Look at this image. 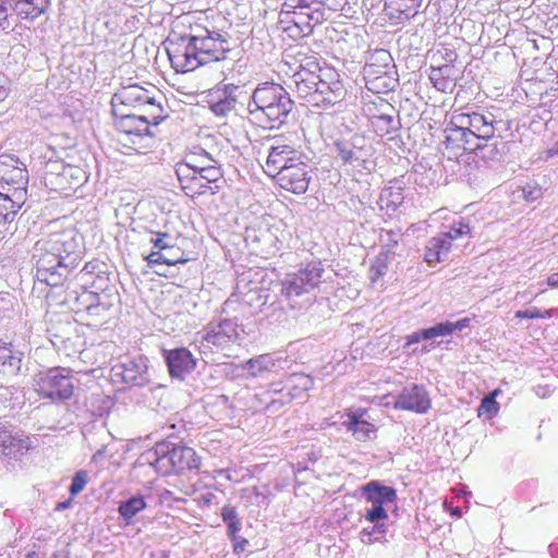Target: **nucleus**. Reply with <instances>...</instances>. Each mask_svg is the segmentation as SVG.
<instances>
[{
  "label": "nucleus",
  "mask_w": 558,
  "mask_h": 558,
  "mask_svg": "<svg viewBox=\"0 0 558 558\" xmlns=\"http://www.w3.org/2000/svg\"><path fill=\"white\" fill-rule=\"evenodd\" d=\"M319 94H336L342 88L339 74L333 68L319 65Z\"/></svg>",
  "instance_id": "obj_35"
},
{
  "label": "nucleus",
  "mask_w": 558,
  "mask_h": 558,
  "mask_svg": "<svg viewBox=\"0 0 558 558\" xmlns=\"http://www.w3.org/2000/svg\"><path fill=\"white\" fill-rule=\"evenodd\" d=\"M12 3L10 0H0V29L8 31L12 27V14L9 13Z\"/></svg>",
  "instance_id": "obj_52"
},
{
  "label": "nucleus",
  "mask_w": 558,
  "mask_h": 558,
  "mask_svg": "<svg viewBox=\"0 0 558 558\" xmlns=\"http://www.w3.org/2000/svg\"><path fill=\"white\" fill-rule=\"evenodd\" d=\"M367 413V408L344 410L347 420L342 422V426L350 432L352 437L359 442H368L377 437L378 427L364 418Z\"/></svg>",
  "instance_id": "obj_16"
},
{
  "label": "nucleus",
  "mask_w": 558,
  "mask_h": 558,
  "mask_svg": "<svg viewBox=\"0 0 558 558\" xmlns=\"http://www.w3.org/2000/svg\"><path fill=\"white\" fill-rule=\"evenodd\" d=\"M48 243L54 255L60 258H66L78 251V231L75 227H69L61 231L52 232Z\"/></svg>",
  "instance_id": "obj_24"
},
{
  "label": "nucleus",
  "mask_w": 558,
  "mask_h": 558,
  "mask_svg": "<svg viewBox=\"0 0 558 558\" xmlns=\"http://www.w3.org/2000/svg\"><path fill=\"white\" fill-rule=\"evenodd\" d=\"M39 395L50 399H70L74 392V385L70 375L59 369H51L40 379Z\"/></svg>",
  "instance_id": "obj_17"
},
{
  "label": "nucleus",
  "mask_w": 558,
  "mask_h": 558,
  "mask_svg": "<svg viewBox=\"0 0 558 558\" xmlns=\"http://www.w3.org/2000/svg\"><path fill=\"white\" fill-rule=\"evenodd\" d=\"M8 96V89L5 87V77L0 73V101L4 100Z\"/></svg>",
  "instance_id": "obj_63"
},
{
  "label": "nucleus",
  "mask_w": 558,
  "mask_h": 558,
  "mask_svg": "<svg viewBox=\"0 0 558 558\" xmlns=\"http://www.w3.org/2000/svg\"><path fill=\"white\" fill-rule=\"evenodd\" d=\"M276 366L275 360L269 354H262L247 360L242 368L247 372L251 377H260L269 373Z\"/></svg>",
  "instance_id": "obj_34"
},
{
  "label": "nucleus",
  "mask_w": 558,
  "mask_h": 558,
  "mask_svg": "<svg viewBox=\"0 0 558 558\" xmlns=\"http://www.w3.org/2000/svg\"><path fill=\"white\" fill-rule=\"evenodd\" d=\"M449 330L450 329L445 327L444 323H438V324H436L433 327H429V328H426V329H422L421 330V335L423 337V340H429V339H433V338H436V337H440V336H448L449 335Z\"/></svg>",
  "instance_id": "obj_54"
},
{
  "label": "nucleus",
  "mask_w": 558,
  "mask_h": 558,
  "mask_svg": "<svg viewBox=\"0 0 558 558\" xmlns=\"http://www.w3.org/2000/svg\"><path fill=\"white\" fill-rule=\"evenodd\" d=\"M336 148L343 163L361 167L369 171L368 165H374L375 149L372 145H350L348 142L338 141Z\"/></svg>",
  "instance_id": "obj_21"
},
{
  "label": "nucleus",
  "mask_w": 558,
  "mask_h": 558,
  "mask_svg": "<svg viewBox=\"0 0 558 558\" xmlns=\"http://www.w3.org/2000/svg\"><path fill=\"white\" fill-rule=\"evenodd\" d=\"M14 13L21 17V26L31 29L34 22L35 11L34 0H10Z\"/></svg>",
  "instance_id": "obj_38"
},
{
  "label": "nucleus",
  "mask_w": 558,
  "mask_h": 558,
  "mask_svg": "<svg viewBox=\"0 0 558 558\" xmlns=\"http://www.w3.org/2000/svg\"><path fill=\"white\" fill-rule=\"evenodd\" d=\"M319 17L318 11L279 13V25L289 38L299 40L312 34L315 25L320 22Z\"/></svg>",
  "instance_id": "obj_12"
},
{
  "label": "nucleus",
  "mask_w": 558,
  "mask_h": 558,
  "mask_svg": "<svg viewBox=\"0 0 558 558\" xmlns=\"http://www.w3.org/2000/svg\"><path fill=\"white\" fill-rule=\"evenodd\" d=\"M89 481L88 473L85 470L77 471L73 477L72 483L69 487V492L72 498L83 492Z\"/></svg>",
  "instance_id": "obj_50"
},
{
  "label": "nucleus",
  "mask_w": 558,
  "mask_h": 558,
  "mask_svg": "<svg viewBox=\"0 0 558 558\" xmlns=\"http://www.w3.org/2000/svg\"><path fill=\"white\" fill-rule=\"evenodd\" d=\"M149 100H153V95L148 89L137 84L125 86L112 99L113 114H118L120 105L141 110Z\"/></svg>",
  "instance_id": "obj_25"
},
{
  "label": "nucleus",
  "mask_w": 558,
  "mask_h": 558,
  "mask_svg": "<svg viewBox=\"0 0 558 558\" xmlns=\"http://www.w3.org/2000/svg\"><path fill=\"white\" fill-rule=\"evenodd\" d=\"M366 88L374 94H386L397 83L395 64L388 50H375L363 69Z\"/></svg>",
  "instance_id": "obj_5"
},
{
  "label": "nucleus",
  "mask_w": 558,
  "mask_h": 558,
  "mask_svg": "<svg viewBox=\"0 0 558 558\" xmlns=\"http://www.w3.org/2000/svg\"><path fill=\"white\" fill-rule=\"evenodd\" d=\"M13 308L12 298L0 294V320H2Z\"/></svg>",
  "instance_id": "obj_55"
},
{
  "label": "nucleus",
  "mask_w": 558,
  "mask_h": 558,
  "mask_svg": "<svg viewBox=\"0 0 558 558\" xmlns=\"http://www.w3.org/2000/svg\"><path fill=\"white\" fill-rule=\"evenodd\" d=\"M140 111L141 117L147 123L148 128H150V125H158L168 117L166 109L156 100L154 95L153 100L145 104Z\"/></svg>",
  "instance_id": "obj_36"
},
{
  "label": "nucleus",
  "mask_w": 558,
  "mask_h": 558,
  "mask_svg": "<svg viewBox=\"0 0 558 558\" xmlns=\"http://www.w3.org/2000/svg\"><path fill=\"white\" fill-rule=\"evenodd\" d=\"M77 301L85 305V311L89 316L99 317L102 320L108 318L109 311L113 305L105 293L99 294L92 291L83 292Z\"/></svg>",
  "instance_id": "obj_30"
},
{
  "label": "nucleus",
  "mask_w": 558,
  "mask_h": 558,
  "mask_svg": "<svg viewBox=\"0 0 558 558\" xmlns=\"http://www.w3.org/2000/svg\"><path fill=\"white\" fill-rule=\"evenodd\" d=\"M163 357L171 377L183 379L184 376L194 371L197 360L186 348L163 350Z\"/></svg>",
  "instance_id": "obj_22"
},
{
  "label": "nucleus",
  "mask_w": 558,
  "mask_h": 558,
  "mask_svg": "<svg viewBox=\"0 0 558 558\" xmlns=\"http://www.w3.org/2000/svg\"><path fill=\"white\" fill-rule=\"evenodd\" d=\"M362 492L368 501V496L374 497L381 506L392 504L397 500V492L395 488L381 485L377 481H372L363 486Z\"/></svg>",
  "instance_id": "obj_33"
},
{
  "label": "nucleus",
  "mask_w": 558,
  "mask_h": 558,
  "mask_svg": "<svg viewBox=\"0 0 558 558\" xmlns=\"http://www.w3.org/2000/svg\"><path fill=\"white\" fill-rule=\"evenodd\" d=\"M240 340L239 325L230 318L210 325L204 336V341L220 352L230 351Z\"/></svg>",
  "instance_id": "obj_14"
},
{
  "label": "nucleus",
  "mask_w": 558,
  "mask_h": 558,
  "mask_svg": "<svg viewBox=\"0 0 558 558\" xmlns=\"http://www.w3.org/2000/svg\"><path fill=\"white\" fill-rule=\"evenodd\" d=\"M523 198L527 203L538 201L543 196V189L537 183H529L522 189Z\"/></svg>",
  "instance_id": "obj_53"
},
{
  "label": "nucleus",
  "mask_w": 558,
  "mask_h": 558,
  "mask_svg": "<svg viewBox=\"0 0 558 558\" xmlns=\"http://www.w3.org/2000/svg\"><path fill=\"white\" fill-rule=\"evenodd\" d=\"M209 19L203 12H189L177 19L171 33L183 39L203 46L207 41L215 43L216 54L223 57L225 40L220 34L209 31Z\"/></svg>",
  "instance_id": "obj_3"
},
{
  "label": "nucleus",
  "mask_w": 558,
  "mask_h": 558,
  "mask_svg": "<svg viewBox=\"0 0 558 558\" xmlns=\"http://www.w3.org/2000/svg\"><path fill=\"white\" fill-rule=\"evenodd\" d=\"M169 235L166 232H156V238L151 239V243L155 247H157L160 251L171 248L172 246L166 241Z\"/></svg>",
  "instance_id": "obj_56"
},
{
  "label": "nucleus",
  "mask_w": 558,
  "mask_h": 558,
  "mask_svg": "<svg viewBox=\"0 0 558 558\" xmlns=\"http://www.w3.org/2000/svg\"><path fill=\"white\" fill-rule=\"evenodd\" d=\"M29 449L28 437H22L0 421V457L17 458Z\"/></svg>",
  "instance_id": "obj_27"
},
{
  "label": "nucleus",
  "mask_w": 558,
  "mask_h": 558,
  "mask_svg": "<svg viewBox=\"0 0 558 558\" xmlns=\"http://www.w3.org/2000/svg\"><path fill=\"white\" fill-rule=\"evenodd\" d=\"M0 179L5 181L8 185L19 184L17 187H8L7 192L0 191V225L11 222L19 209L24 204V196L26 194L23 184L27 181V171L20 167H13L11 170L3 168L0 162Z\"/></svg>",
  "instance_id": "obj_6"
},
{
  "label": "nucleus",
  "mask_w": 558,
  "mask_h": 558,
  "mask_svg": "<svg viewBox=\"0 0 558 558\" xmlns=\"http://www.w3.org/2000/svg\"><path fill=\"white\" fill-rule=\"evenodd\" d=\"M160 502H168V501H184L185 499L182 497H175L173 493L169 489H163L159 495Z\"/></svg>",
  "instance_id": "obj_60"
},
{
  "label": "nucleus",
  "mask_w": 558,
  "mask_h": 558,
  "mask_svg": "<svg viewBox=\"0 0 558 558\" xmlns=\"http://www.w3.org/2000/svg\"><path fill=\"white\" fill-rule=\"evenodd\" d=\"M471 231L472 229L469 221H466L464 218H460L453 221L450 229L440 233V235L446 238V241H449L452 244V241L470 235Z\"/></svg>",
  "instance_id": "obj_48"
},
{
  "label": "nucleus",
  "mask_w": 558,
  "mask_h": 558,
  "mask_svg": "<svg viewBox=\"0 0 558 558\" xmlns=\"http://www.w3.org/2000/svg\"><path fill=\"white\" fill-rule=\"evenodd\" d=\"M302 161H304L302 153L292 144L278 143L270 147L264 170L269 177L276 179L288 167L290 169Z\"/></svg>",
  "instance_id": "obj_13"
},
{
  "label": "nucleus",
  "mask_w": 558,
  "mask_h": 558,
  "mask_svg": "<svg viewBox=\"0 0 558 558\" xmlns=\"http://www.w3.org/2000/svg\"><path fill=\"white\" fill-rule=\"evenodd\" d=\"M296 378L303 379L302 376H298L293 374L289 378V384L286 385L279 392L283 393L282 399H272L269 403L270 407L283 405L290 403L293 399L298 398L303 391L306 390V387L299 388L298 385H292V381Z\"/></svg>",
  "instance_id": "obj_46"
},
{
  "label": "nucleus",
  "mask_w": 558,
  "mask_h": 558,
  "mask_svg": "<svg viewBox=\"0 0 558 558\" xmlns=\"http://www.w3.org/2000/svg\"><path fill=\"white\" fill-rule=\"evenodd\" d=\"M324 271L319 260L313 259L303 264L298 271L289 274L281 282V294L292 298L311 292L320 284Z\"/></svg>",
  "instance_id": "obj_8"
},
{
  "label": "nucleus",
  "mask_w": 558,
  "mask_h": 558,
  "mask_svg": "<svg viewBox=\"0 0 558 558\" xmlns=\"http://www.w3.org/2000/svg\"><path fill=\"white\" fill-rule=\"evenodd\" d=\"M311 180L310 166L302 161L295 163L292 168L289 167L283 170L274 181L282 190H286L293 194H303L307 191Z\"/></svg>",
  "instance_id": "obj_18"
},
{
  "label": "nucleus",
  "mask_w": 558,
  "mask_h": 558,
  "mask_svg": "<svg viewBox=\"0 0 558 558\" xmlns=\"http://www.w3.org/2000/svg\"><path fill=\"white\" fill-rule=\"evenodd\" d=\"M201 464L202 459L193 448L173 445L156 459L154 468L157 473L167 476L197 470Z\"/></svg>",
  "instance_id": "obj_7"
},
{
  "label": "nucleus",
  "mask_w": 558,
  "mask_h": 558,
  "mask_svg": "<svg viewBox=\"0 0 558 558\" xmlns=\"http://www.w3.org/2000/svg\"><path fill=\"white\" fill-rule=\"evenodd\" d=\"M313 0H284L280 13H291L292 11L311 12Z\"/></svg>",
  "instance_id": "obj_51"
},
{
  "label": "nucleus",
  "mask_w": 558,
  "mask_h": 558,
  "mask_svg": "<svg viewBox=\"0 0 558 558\" xmlns=\"http://www.w3.org/2000/svg\"><path fill=\"white\" fill-rule=\"evenodd\" d=\"M446 54L448 63L432 66L429 74V78L434 87L442 93L452 92L457 85L459 76V70L454 64L458 54L454 50H449Z\"/></svg>",
  "instance_id": "obj_19"
},
{
  "label": "nucleus",
  "mask_w": 558,
  "mask_h": 558,
  "mask_svg": "<svg viewBox=\"0 0 558 558\" xmlns=\"http://www.w3.org/2000/svg\"><path fill=\"white\" fill-rule=\"evenodd\" d=\"M145 260L149 266H154L157 264H165L168 266L177 265V264H185L190 260V257L185 256L184 253H182L180 256L169 258L166 255L161 253L159 250L158 252H151L145 257Z\"/></svg>",
  "instance_id": "obj_49"
},
{
  "label": "nucleus",
  "mask_w": 558,
  "mask_h": 558,
  "mask_svg": "<svg viewBox=\"0 0 558 558\" xmlns=\"http://www.w3.org/2000/svg\"><path fill=\"white\" fill-rule=\"evenodd\" d=\"M116 129L123 147L145 154L154 146V134L141 114L118 112Z\"/></svg>",
  "instance_id": "obj_4"
},
{
  "label": "nucleus",
  "mask_w": 558,
  "mask_h": 558,
  "mask_svg": "<svg viewBox=\"0 0 558 558\" xmlns=\"http://www.w3.org/2000/svg\"><path fill=\"white\" fill-rule=\"evenodd\" d=\"M403 187L400 185H390L383 190L380 194L381 207L387 210H396L403 203Z\"/></svg>",
  "instance_id": "obj_40"
},
{
  "label": "nucleus",
  "mask_w": 558,
  "mask_h": 558,
  "mask_svg": "<svg viewBox=\"0 0 558 558\" xmlns=\"http://www.w3.org/2000/svg\"><path fill=\"white\" fill-rule=\"evenodd\" d=\"M432 402L424 386L412 385L404 388L395 401V409L403 411H413L415 413H426L430 409Z\"/></svg>",
  "instance_id": "obj_20"
},
{
  "label": "nucleus",
  "mask_w": 558,
  "mask_h": 558,
  "mask_svg": "<svg viewBox=\"0 0 558 558\" xmlns=\"http://www.w3.org/2000/svg\"><path fill=\"white\" fill-rule=\"evenodd\" d=\"M500 392V388H496L482 399L481 404L477 408L478 417L484 416L486 418H492L498 414L500 407L499 403L496 401V397Z\"/></svg>",
  "instance_id": "obj_45"
},
{
  "label": "nucleus",
  "mask_w": 558,
  "mask_h": 558,
  "mask_svg": "<svg viewBox=\"0 0 558 558\" xmlns=\"http://www.w3.org/2000/svg\"><path fill=\"white\" fill-rule=\"evenodd\" d=\"M210 160L209 155L207 153L197 154L195 151H191L185 155L184 159L177 163L175 173H179L181 167H187L191 171H202L203 168L208 165Z\"/></svg>",
  "instance_id": "obj_44"
},
{
  "label": "nucleus",
  "mask_w": 558,
  "mask_h": 558,
  "mask_svg": "<svg viewBox=\"0 0 558 558\" xmlns=\"http://www.w3.org/2000/svg\"><path fill=\"white\" fill-rule=\"evenodd\" d=\"M181 190L184 194L191 198L206 195L208 193L209 185H206L201 174V171H191L187 167H181L179 173H177Z\"/></svg>",
  "instance_id": "obj_28"
},
{
  "label": "nucleus",
  "mask_w": 558,
  "mask_h": 558,
  "mask_svg": "<svg viewBox=\"0 0 558 558\" xmlns=\"http://www.w3.org/2000/svg\"><path fill=\"white\" fill-rule=\"evenodd\" d=\"M236 102V97L225 90L222 96L210 101L209 109L218 117H226L235 109Z\"/></svg>",
  "instance_id": "obj_41"
},
{
  "label": "nucleus",
  "mask_w": 558,
  "mask_h": 558,
  "mask_svg": "<svg viewBox=\"0 0 558 558\" xmlns=\"http://www.w3.org/2000/svg\"><path fill=\"white\" fill-rule=\"evenodd\" d=\"M85 180L84 171L72 165L53 161L47 163V170L44 174V183L46 187L52 192L70 195Z\"/></svg>",
  "instance_id": "obj_9"
},
{
  "label": "nucleus",
  "mask_w": 558,
  "mask_h": 558,
  "mask_svg": "<svg viewBox=\"0 0 558 558\" xmlns=\"http://www.w3.org/2000/svg\"><path fill=\"white\" fill-rule=\"evenodd\" d=\"M23 353L15 350L12 343L0 344V373L16 375L21 372Z\"/></svg>",
  "instance_id": "obj_31"
},
{
  "label": "nucleus",
  "mask_w": 558,
  "mask_h": 558,
  "mask_svg": "<svg viewBox=\"0 0 558 558\" xmlns=\"http://www.w3.org/2000/svg\"><path fill=\"white\" fill-rule=\"evenodd\" d=\"M445 327H447L449 330V335H451L456 330H462L466 328L470 324V318L465 317L462 319L457 320L456 323H444Z\"/></svg>",
  "instance_id": "obj_58"
},
{
  "label": "nucleus",
  "mask_w": 558,
  "mask_h": 558,
  "mask_svg": "<svg viewBox=\"0 0 558 558\" xmlns=\"http://www.w3.org/2000/svg\"><path fill=\"white\" fill-rule=\"evenodd\" d=\"M421 340H423V337H422V335H421V330H420V331H416V332H413V333L409 335V336L407 337V342H405V344H407V345H412V344H414V343L420 342Z\"/></svg>",
  "instance_id": "obj_62"
},
{
  "label": "nucleus",
  "mask_w": 558,
  "mask_h": 558,
  "mask_svg": "<svg viewBox=\"0 0 558 558\" xmlns=\"http://www.w3.org/2000/svg\"><path fill=\"white\" fill-rule=\"evenodd\" d=\"M548 287L558 289V271L549 275L546 280Z\"/></svg>",
  "instance_id": "obj_64"
},
{
  "label": "nucleus",
  "mask_w": 558,
  "mask_h": 558,
  "mask_svg": "<svg viewBox=\"0 0 558 558\" xmlns=\"http://www.w3.org/2000/svg\"><path fill=\"white\" fill-rule=\"evenodd\" d=\"M146 508V501L142 495L121 501L118 507L119 514L129 523L138 512Z\"/></svg>",
  "instance_id": "obj_39"
},
{
  "label": "nucleus",
  "mask_w": 558,
  "mask_h": 558,
  "mask_svg": "<svg viewBox=\"0 0 558 558\" xmlns=\"http://www.w3.org/2000/svg\"><path fill=\"white\" fill-rule=\"evenodd\" d=\"M393 113V106L388 100L378 96L365 101L363 105V114L367 118L372 131L380 137L398 131L399 122Z\"/></svg>",
  "instance_id": "obj_10"
},
{
  "label": "nucleus",
  "mask_w": 558,
  "mask_h": 558,
  "mask_svg": "<svg viewBox=\"0 0 558 558\" xmlns=\"http://www.w3.org/2000/svg\"><path fill=\"white\" fill-rule=\"evenodd\" d=\"M165 44L170 64L177 73L192 72L203 64L222 58L216 54L217 46L210 40L198 46L170 33Z\"/></svg>",
  "instance_id": "obj_2"
},
{
  "label": "nucleus",
  "mask_w": 558,
  "mask_h": 558,
  "mask_svg": "<svg viewBox=\"0 0 558 558\" xmlns=\"http://www.w3.org/2000/svg\"><path fill=\"white\" fill-rule=\"evenodd\" d=\"M368 502H372L373 507L366 511L364 518L369 523H374V526L371 530L363 529L361 531V538L365 544H372L374 541L379 539V537L373 538L374 534H378L381 538L385 536L387 525L385 523H378V521L388 519V513L379 501L368 496Z\"/></svg>",
  "instance_id": "obj_26"
},
{
  "label": "nucleus",
  "mask_w": 558,
  "mask_h": 558,
  "mask_svg": "<svg viewBox=\"0 0 558 558\" xmlns=\"http://www.w3.org/2000/svg\"><path fill=\"white\" fill-rule=\"evenodd\" d=\"M421 2L422 0H388L387 5L399 14L398 17L410 19L417 13Z\"/></svg>",
  "instance_id": "obj_43"
},
{
  "label": "nucleus",
  "mask_w": 558,
  "mask_h": 558,
  "mask_svg": "<svg viewBox=\"0 0 558 558\" xmlns=\"http://www.w3.org/2000/svg\"><path fill=\"white\" fill-rule=\"evenodd\" d=\"M228 537L231 539V542L233 544V551L235 554L243 551L248 544L246 538L241 537L238 534H234V536H228Z\"/></svg>",
  "instance_id": "obj_57"
},
{
  "label": "nucleus",
  "mask_w": 558,
  "mask_h": 558,
  "mask_svg": "<svg viewBox=\"0 0 558 558\" xmlns=\"http://www.w3.org/2000/svg\"><path fill=\"white\" fill-rule=\"evenodd\" d=\"M293 109V101L289 93L277 83L259 84L252 94L250 114L264 129H277L286 122Z\"/></svg>",
  "instance_id": "obj_1"
},
{
  "label": "nucleus",
  "mask_w": 558,
  "mask_h": 558,
  "mask_svg": "<svg viewBox=\"0 0 558 558\" xmlns=\"http://www.w3.org/2000/svg\"><path fill=\"white\" fill-rule=\"evenodd\" d=\"M452 116L463 118L464 128L473 133L474 140L489 141L495 136V125L493 121L475 111H463V109H454Z\"/></svg>",
  "instance_id": "obj_23"
},
{
  "label": "nucleus",
  "mask_w": 558,
  "mask_h": 558,
  "mask_svg": "<svg viewBox=\"0 0 558 558\" xmlns=\"http://www.w3.org/2000/svg\"><path fill=\"white\" fill-rule=\"evenodd\" d=\"M299 70L294 74V82L298 93L302 97L319 94V61L316 56L305 54L301 59Z\"/></svg>",
  "instance_id": "obj_15"
},
{
  "label": "nucleus",
  "mask_w": 558,
  "mask_h": 558,
  "mask_svg": "<svg viewBox=\"0 0 558 558\" xmlns=\"http://www.w3.org/2000/svg\"><path fill=\"white\" fill-rule=\"evenodd\" d=\"M199 502L203 505V506H211L214 504H216V495L215 493L213 492H207L203 495H201L199 497Z\"/></svg>",
  "instance_id": "obj_61"
},
{
  "label": "nucleus",
  "mask_w": 558,
  "mask_h": 558,
  "mask_svg": "<svg viewBox=\"0 0 558 558\" xmlns=\"http://www.w3.org/2000/svg\"><path fill=\"white\" fill-rule=\"evenodd\" d=\"M461 120H463L462 117L450 114L449 122L444 131L442 146L449 158L458 159L465 153L480 148V145L475 144L473 133L464 128V122Z\"/></svg>",
  "instance_id": "obj_11"
},
{
  "label": "nucleus",
  "mask_w": 558,
  "mask_h": 558,
  "mask_svg": "<svg viewBox=\"0 0 558 558\" xmlns=\"http://www.w3.org/2000/svg\"><path fill=\"white\" fill-rule=\"evenodd\" d=\"M110 380L114 385H134L142 376L140 365L131 360L117 362L110 369Z\"/></svg>",
  "instance_id": "obj_29"
},
{
  "label": "nucleus",
  "mask_w": 558,
  "mask_h": 558,
  "mask_svg": "<svg viewBox=\"0 0 558 558\" xmlns=\"http://www.w3.org/2000/svg\"><path fill=\"white\" fill-rule=\"evenodd\" d=\"M391 250L389 247L383 248L372 260L368 276L369 280L375 283L387 272L390 263Z\"/></svg>",
  "instance_id": "obj_37"
},
{
  "label": "nucleus",
  "mask_w": 558,
  "mask_h": 558,
  "mask_svg": "<svg viewBox=\"0 0 558 558\" xmlns=\"http://www.w3.org/2000/svg\"><path fill=\"white\" fill-rule=\"evenodd\" d=\"M221 518L227 525L228 536H234V534H238L240 532L242 523L234 506L225 505L221 508Z\"/></svg>",
  "instance_id": "obj_47"
},
{
  "label": "nucleus",
  "mask_w": 558,
  "mask_h": 558,
  "mask_svg": "<svg viewBox=\"0 0 558 558\" xmlns=\"http://www.w3.org/2000/svg\"><path fill=\"white\" fill-rule=\"evenodd\" d=\"M451 250V243L440 234L432 238L426 245L424 259L429 265L441 263Z\"/></svg>",
  "instance_id": "obj_32"
},
{
  "label": "nucleus",
  "mask_w": 558,
  "mask_h": 558,
  "mask_svg": "<svg viewBox=\"0 0 558 558\" xmlns=\"http://www.w3.org/2000/svg\"><path fill=\"white\" fill-rule=\"evenodd\" d=\"M531 312V318L534 319V318H541V319H548V318H551L554 316V312L555 310L553 308H549V310H544V311H541L539 308H533Z\"/></svg>",
  "instance_id": "obj_59"
},
{
  "label": "nucleus",
  "mask_w": 558,
  "mask_h": 558,
  "mask_svg": "<svg viewBox=\"0 0 558 558\" xmlns=\"http://www.w3.org/2000/svg\"><path fill=\"white\" fill-rule=\"evenodd\" d=\"M201 174L203 175L205 184L210 186L208 193L210 195L219 193L225 182L220 168L206 165L201 171Z\"/></svg>",
  "instance_id": "obj_42"
}]
</instances>
